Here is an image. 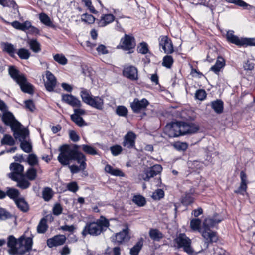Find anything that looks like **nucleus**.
I'll list each match as a JSON object with an SVG mask.
<instances>
[{"instance_id": "f257e3e1", "label": "nucleus", "mask_w": 255, "mask_h": 255, "mask_svg": "<svg viewBox=\"0 0 255 255\" xmlns=\"http://www.w3.org/2000/svg\"><path fill=\"white\" fill-rule=\"evenodd\" d=\"M58 159L63 165H69V161L71 160H75L80 163V167L76 165L69 166L68 167L73 174L77 173L86 168L85 156L82 153L78 152L76 149L69 145H65L61 147L60 153L58 157Z\"/></svg>"}, {"instance_id": "f03ea898", "label": "nucleus", "mask_w": 255, "mask_h": 255, "mask_svg": "<svg viewBox=\"0 0 255 255\" xmlns=\"http://www.w3.org/2000/svg\"><path fill=\"white\" fill-rule=\"evenodd\" d=\"M33 243V237H28L25 234L18 239L10 236L7 243L8 252L11 255H24L31 250Z\"/></svg>"}, {"instance_id": "7ed1b4c3", "label": "nucleus", "mask_w": 255, "mask_h": 255, "mask_svg": "<svg viewBox=\"0 0 255 255\" xmlns=\"http://www.w3.org/2000/svg\"><path fill=\"white\" fill-rule=\"evenodd\" d=\"M2 120L6 125L10 126L16 139L21 140L28 135L27 129L15 119L11 112L7 110L3 112Z\"/></svg>"}, {"instance_id": "20e7f679", "label": "nucleus", "mask_w": 255, "mask_h": 255, "mask_svg": "<svg viewBox=\"0 0 255 255\" xmlns=\"http://www.w3.org/2000/svg\"><path fill=\"white\" fill-rule=\"evenodd\" d=\"M109 226V221L105 217L101 216L96 221L90 222L86 223L82 234L86 236L88 234L92 236H98Z\"/></svg>"}, {"instance_id": "39448f33", "label": "nucleus", "mask_w": 255, "mask_h": 255, "mask_svg": "<svg viewBox=\"0 0 255 255\" xmlns=\"http://www.w3.org/2000/svg\"><path fill=\"white\" fill-rule=\"evenodd\" d=\"M8 72L11 78L20 86L23 92L29 94L33 92L32 85L27 81L26 78L23 74L20 73L12 66L9 68Z\"/></svg>"}, {"instance_id": "423d86ee", "label": "nucleus", "mask_w": 255, "mask_h": 255, "mask_svg": "<svg viewBox=\"0 0 255 255\" xmlns=\"http://www.w3.org/2000/svg\"><path fill=\"white\" fill-rule=\"evenodd\" d=\"M191 240L184 233L177 235L174 240V246L177 248H182L183 250L189 255H197L202 249L198 251H195L191 247Z\"/></svg>"}, {"instance_id": "0eeeda50", "label": "nucleus", "mask_w": 255, "mask_h": 255, "mask_svg": "<svg viewBox=\"0 0 255 255\" xmlns=\"http://www.w3.org/2000/svg\"><path fill=\"white\" fill-rule=\"evenodd\" d=\"M80 94L82 101L86 104L99 110L103 109L104 101L102 96H93L85 89L81 90Z\"/></svg>"}, {"instance_id": "6e6552de", "label": "nucleus", "mask_w": 255, "mask_h": 255, "mask_svg": "<svg viewBox=\"0 0 255 255\" xmlns=\"http://www.w3.org/2000/svg\"><path fill=\"white\" fill-rule=\"evenodd\" d=\"M226 38L228 42L238 46H255V38H239L234 34V31H228L226 34Z\"/></svg>"}, {"instance_id": "1a4fd4ad", "label": "nucleus", "mask_w": 255, "mask_h": 255, "mask_svg": "<svg viewBox=\"0 0 255 255\" xmlns=\"http://www.w3.org/2000/svg\"><path fill=\"white\" fill-rule=\"evenodd\" d=\"M164 132L170 137L184 135L183 124L180 122L168 124L165 127Z\"/></svg>"}, {"instance_id": "9d476101", "label": "nucleus", "mask_w": 255, "mask_h": 255, "mask_svg": "<svg viewBox=\"0 0 255 255\" xmlns=\"http://www.w3.org/2000/svg\"><path fill=\"white\" fill-rule=\"evenodd\" d=\"M130 238L129 229L128 224L124 225V228L121 231L115 234L111 237L112 241L118 244L128 242Z\"/></svg>"}, {"instance_id": "9b49d317", "label": "nucleus", "mask_w": 255, "mask_h": 255, "mask_svg": "<svg viewBox=\"0 0 255 255\" xmlns=\"http://www.w3.org/2000/svg\"><path fill=\"white\" fill-rule=\"evenodd\" d=\"M209 227L204 225V229L200 230V233L204 240L206 248L208 247L209 243L215 242L218 240L216 233L210 230Z\"/></svg>"}, {"instance_id": "f8f14e48", "label": "nucleus", "mask_w": 255, "mask_h": 255, "mask_svg": "<svg viewBox=\"0 0 255 255\" xmlns=\"http://www.w3.org/2000/svg\"><path fill=\"white\" fill-rule=\"evenodd\" d=\"M136 46L134 38L132 36L126 34L120 41L119 47L124 50H128L129 53H131V50Z\"/></svg>"}, {"instance_id": "ddd939ff", "label": "nucleus", "mask_w": 255, "mask_h": 255, "mask_svg": "<svg viewBox=\"0 0 255 255\" xmlns=\"http://www.w3.org/2000/svg\"><path fill=\"white\" fill-rule=\"evenodd\" d=\"M159 44L160 47L163 49L164 53L171 54L174 52L172 41L167 36H160L159 38Z\"/></svg>"}, {"instance_id": "4468645a", "label": "nucleus", "mask_w": 255, "mask_h": 255, "mask_svg": "<svg viewBox=\"0 0 255 255\" xmlns=\"http://www.w3.org/2000/svg\"><path fill=\"white\" fill-rule=\"evenodd\" d=\"M148 105L149 102L145 98L141 100L135 98L133 102L131 103L130 106L134 112L139 113L144 111Z\"/></svg>"}, {"instance_id": "2eb2a0df", "label": "nucleus", "mask_w": 255, "mask_h": 255, "mask_svg": "<svg viewBox=\"0 0 255 255\" xmlns=\"http://www.w3.org/2000/svg\"><path fill=\"white\" fill-rule=\"evenodd\" d=\"M46 80L44 85L46 90L49 92L53 91L56 87L57 81L54 75L50 71L45 73Z\"/></svg>"}, {"instance_id": "dca6fc26", "label": "nucleus", "mask_w": 255, "mask_h": 255, "mask_svg": "<svg viewBox=\"0 0 255 255\" xmlns=\"http://www.w3.org/2000/svg\"><path fill=\"white\" fill-rule=\"evenodd\" d=\"M10 168L12 172L9 174V177L13 180H18V176L21 175L23 172V166L19 163H13Z\"/></svg>"}, {"instance_id": "f3484780", "label": "nucleus", "mask_w": 255, "mask_h": 255, "mask_svg": "<svg viewBox=\"0 0 255 255\" xmlns=\"http://www.w3.org/2000/svg\"><path fill=\"white\" fill-rule=\"evenodd\" d=\"M66 238L63 235H58L48 239L47 241V246L52 248L63 245L66 241Z\"/></svg>"}, {"instance_id": "a211bd4d", "label": "nucleus", "mask_w": 255, "mask_h": 255, "mask_svg": "<svg viewBox=\"0 0 255 255\" xmlns=\"http://www.w3.org/2000/svg\"><path fill=\"white\" fill-rule=\"evenodd\" d=\"M241 183L239 188L235 191L236 193L244 195L247 194V178L246 173L244 171L240 172Z\"/></svg>"}, {"instance_id": "6ab92c4d", "label": "nucleus", "mask_w": 255, "mask_h": 255, "mask_svg": "<svg viewBox=\"0 0 255 255\" xmlns=\"http://www.w3.org/2000/svg\"><path fill=\"white\" fill-rule=\"evenodd\" d=\"M62 100L73 107H81L82 106L81 101L72 95L63 94Z\"/></svg>"}, {"instance_id": "aec40b11", "label": "nucleus", "mask_w": 255, "mask_h": 255, "mask_svg": "<svg viewBox=\"0 0 255 255\" xmlns=\"http://www.w3.org/2000/svg\"><path fill=\"white\" fill-rule=\"evenodd\" d=\"M124 75L131 79L136 80L138 78V72L136 67L133 66H127L123 70Z\"/></svg>"}, {"instance_id": "412c9836", "label": "nucleus", "mask_w": 255, "mask_h": 255, "mask_svg": "<svg viewBox=\"0 0 255 255\" xmlns=\"http://www.w3.org/2000/svg\"><path fill=\"white\" fill-rule=\"evenodd\" d=\"M135 134L132 132H129L125 136L123 146L128 148H133L135 146Z\"/></svg>"}, {"instance_id": "4be33fe9", "label": "nucleus", "mask_w": 255, "mask_h": 255, "mask_svg": "<svg viewBox=\"0 0 255 255\" xmlns=\"http://www.w3.org/2000/svg\"><path fill=\"white\" fill-rule=\"evenodd\" d=\"M223 220V218L218 214H215L212 217L206 218L204 222V225L208 227H213Z\"/></svg>"}, {"instance_id": "5701e85b", "label": "nucleus", "mask_w": 255, "mask_h": 255, "mask_svg": "<svg viewBox=\"0 0 255 255\" xmlns=\"http://www.w3.org/2000/svg\"><path fill=\"white\" fill-rule=\"evenodd\" d=\"M182 124L184 134L194 133L197 132L199 129V126L197 124L194 123L187 124L185 123H182Z\"/></svg>"}, {"instance_id": "b1692460", "label": "nucleus", "mask_w": 255, "mask_h": 255, "mask_svg": "<svg viewBox=\"0 0 255 255\" xmlns=\"http://www.w3.org/2000/svg\"><path fill=\"white\" fill-rule=\"evenodd\" d=\"M225 65V60L221 57H218L215 64L210 68V70L216 74H218Z\"/></svg>"}, {"instance_id": "393cba45", "label": "nucleus", "mask_w": 255, "mask_h": 255, "mask_svg": "<svg viewBox=\"0 0 255 255\" xmlns=\"http://www.w3.org/2000/svg\"><path fill=\"white\" fill-rule=\"evenodd\" d=\"M210 106L217 114H221L223 112L224 103L221 100H216L211 102Z\"/></svg>"}, {"instance_id": "a878e982", "label": "nucleus", "mask_w": 255, "mask_h": 255, "mask_svg": "<svg viewBox=\"0 0 255 255\" xmlns=\"http://www.w3.org/2000/svg\"><path fill=\"white\" fill-rule=\"evenodd\" d=\"M114 20V16L113 15L111 14H106L101 17L98 24L100 27H104L107 24L112 22Z\"/></svg>"}, {"instance_id": "bb28decb", "label": "nucleus", "mask_w": 255, "mask_h": 255, "mask_svg": "<svg viewBox=\"0 0 255 255\" xmlns=\"http://www.w3.org/2000/svg\"><path fill=\"white\" fill-rule=\"evenodd\" d=\"M104 169L106 172L111 174V175L121 177L124 176V174L121 170L114 168L109 164L106 165Z\"/></svg>"}, {"instance_id": "cd10ccee", "label": "nucleus", "mask_w": 255, "mask_h": 255, "mask_svg": "<svg viewBox=\"0 0 255 255\" xmlns=\"http://www.w3.org/2000/svg\"><path fill=\"white\" fill-rule=\"evenodd\" d=\"M149 235L150 238L154 241H159L163 237L162 233L156 229H151Z\"/></svg>"}, {"instance_id": "c85d7f7f", "label": "nucleus", "mask_w": 255, "mask_h": 255, "mask_svg": "<svg viewBox=\"0 0 255 255\" xmlns=\"http://www.w3.org/2000/svg\"><path fill=\"white\" fill-rule=\"evenodd\" d=\"M229 3L235 4L239 6L243 7L245 9L250 10L253 8V6L246 3L242 0H225Z\"/></svg>"}, {"instance_id": "c756f323", "label": "nucleus", "mask_w": 255, "mask_h": 255, "mask_svg": "<svg viewBox=\"0 0 255 255\" xmlns=\"http://www.w3.org/2000/svg\"><path fill=\"white\" fill-rule=\"evenodd\" d=\"M28 134H29V133ZM28 135L25 136V137L21 140L18 139L21 142L20 145L21 148L24 152L26 153H29L32 149V146L31 144L28 141L25 140Z\"/></svg>"}, {"instance_id": "7c9ffc66", "label": "nucleus", "mask_w": 255, "mask_h": 255, "mask_svg": "<svg viewBox=\"0 0 255 255\" xmlns=\"http://www.w3.org/2000/svg\"><path fill=\"white\" fill-rule=\"evenodd\" d=\"M53 191L49 187L44 188L42 191V197L44 201H49L53 196Z\"/></svg>"}, {"instance_id": "2f4dec72", "label": "nucleus", "mask_w": 255, "mask_h": 255, "mask_svg": "<svg viewBox=\"0 0 255 255\" xmlns=\"http://www.w3.org/2000/svg\"><path fill=\"white\" fill-rule=\"evenodd\" d=\"M143 246V241L140 240L130 250L131 255H138Z\"/></svg>"}, {"instance_id": "473e14b6", "label": "nucleus", "mask_w": 255, "mask_h": 255, "mask_svg": "<svg viewBox=\"0 0 255 255\" xmlns=\"http://www.w3.org/2000/svg\"><path fill=\"white\" fill-rule=\"evenodd\" d=\"M15 203L17 207L22 211L26 212L29 209L28 205L26 202L22 198H19L15 200Z\"/></svg>"}, {"instance_id": "72a5a7b5", "label": "nucleus", "mask_w": 255, "mask_h": 255, "mask_svg": "<svg viewBox=\"0 0 255 255\" xmlns=\"http://www.w3.org/2000/svg\"><path fill=\"white\" fill-rule=\"evenodd\" d=\"M27 30H30L34 33H37L38 32V30L35 27L32 26L31 22L28 21L22 23L21 26V30L26 31Z\"/></svg>"}, {"instance_id": "f704fd0d", "label": "nucleus", "mask_w": 255, "mask_h": 255, "mask_svg": "<svg viewBox=\"0 0 255 255\" xmlns=\"http://www.w3.org/2000/svg\"><path fill=\"white\" fill-rule=\"evenodd\" d=\"M31 49L34 52L37 53L41 50L40 43L35 39L29 40L28 42Z\"/></svg>"}, {"instance_id": "c9c22d12", "label": "nucleus", "mask_w": 255, "mask_h": 255, "mask_svg": "<svg viewBox=\"0 0 255 255\" xmlns=\"http://www.w3.org/2000/svg\"><path fill=\"white\" fill-rule=\"evenodd\" d=\"M132 201L138 206H143L146 203L145 198L140 195L134 196Z\"/></svg>"}, {"instance_id": "e433bc0d", "label": "nucleus", "mask_w": 255, "mask_h": 255, "mask_svg": "<svg viewBox=\"0 0 255 255\" xmlns=\"http://www.w3.org/2000/svg\"><path fill=\"white\" fill-rule=\"evenodd\" d=\"M201 221L199 219H193L190 221V227L194 231H199L201 229H204L203 228H200Z\"/></svg>"}, {"instance_id": "4c0bfd02", "label": "nucleus", "mask_w": 255, "mask_h": 255, "mask_svg": "<svg viewBox=\"0 0 255 255\" xmlns=\"http://www.w3.org/2000/svg\"><path fill=\"white\" fill-rule=\"evenodd\" d=\"M1 45L4 51H6L11 56L14 54L15 49L13 45L8 43H4Z\"/></svg>"}, {"instance_id": "58836bf2", "label": "nucleus", "mask_w": 255, "mask_h": 255, "mask_svg": "<svg viewBox=\"0 0 255 255\" xmlns=\"http://www.w3.org/2000/svg\"><path fill=\"white\" fill-rule=\"evenodd\" d=\"M25 176L30 180H34L37 177V171L33 168H29L26 173Z\"/></svg>"}, {"instance_id": "ea45409f", "label": "nucleus", "mask_w": 255, "mask_h": 255, "mask_svg": "<svg viewBox=\"0 0 255 255\" xmlns=\"http://www.w3.org/2000/svg\"><path fill=\"white\" fill-rule=\"evenodd\" d=\"M71 118L74 123L80 127L87 125V124L84 121L83 119L80 116H78L76 115H71Z\"/></svg>"}, {"instance_id": "a19ab883", "label": "nucleus", "mask_w": 255, "mask_h": 255, "mask_svg": "<svg viewBox=\"0 0 255 255\" xmlns=\"http://www.w3.org/2000/svg\"><path fill=\"white\" fill-rule=\"evenodd\" d=\"M39 19L42 23L46 26H51L52 25L50 18L45 13H41L39 14Z\"/></svg>"}, {"instance_id": "79ce46f5", "label": "nucleus", "mask_w": 255, "mask_h": 255, "mask_svg": "<svg viewBox=\"0 0 255 255\" xmlns=\"http://www.w3.org/2000/svg\"><path fill=\"white\" fill-rule=\"evenodd\" d=\"M47 226L46 224V220L44 219H42L37 226V232L39 233H44L47 230Z\"/></svg>"}, {"instance_id": "37998d69", "label": "nucleus", "mask_w": 255, "mask_h": 255, "mask_svg": "<svg viewBox=\"0 0 255 255\" xmlns=\"http://www.w3.org/2000/svg\"><path fill=\"white\" fill-rule=\"evenodd\" d=\"M53 58L55 61L61 65H65L67 63V59L62 54H57L53 56Z\"/></svg>"}, {"instance_id": "c03bdc74", "label": "nucleus", "mask_w": 255, "mask_h": 255, "mask_svg": "<svg viewBox=\"0 0 255 255\" xmlns=\"http://www.w3.org/2000/svg\"><path fill=\"white\" fill-rule=\"evenodd\" d=\"M17 54L21 59H28L30 55L29 50L24 48L19 49Z\"/></svg>"}, {"instance_id": "a18cd8bd", "label": "nucleus", "mask_w": 255, "mask_h": 255, "mask_svg": "<svg viewBox=\"0 0 255 255\" xmlns=\"http://www.w3.org/2000/svg\"><path fill=\"white\" fill-rule=\"evenodd\" d=\"M255 65L254 60L253 59H248L243 64V68L246 71H251L254 69Z\"/></svg>"}, {"instance_id": "49530a36", "label": "nucleus", "mask_w": 255, "mask_h": 255, "mask_svg": "<svg viewBox=\"0 0 255 255\" xmlns=\"http://www.w3.org/2000/svg\"><path fill=\"white\" fill-rule=\"evenodd\" d=\"M12 215L5 209L0 207V220H5L12 218Z\"/></svg>"}, {"instance_id": "de8ad7c7", "label": "nucleus", "mask_w": 255, "mask_h": 255, "mask_svg": "<svg viewBox=\"0 0 255 255\" xmlns=\"http://www.w3.org/2000/svg\"><path fill=\"white\" fill-rule=\"evenodd\" d=\"M116 112L117 115L122 117H125L127 115L128 110L127 108L124 106H119L117 107Z\"/></svg>"}, {"instance_id": "09e8293b", "label": "nucleus", "mask_w": 255, "mask_h": 255, "mask_svg": "<svg viewBox=\"0 0 255 255\" xmlns=\"http://www.w3.org/2000/svg\"><path fill=\"white\" fill-rule=\"evenodd\" d=\"M164 192L163 190L158 189L156 190L152 195V198L155 200H159L163 198Z\"/></svg>"}, {"instance_id": "8fccbe9b", "label": "nucleus", "mask_w": 255, "mask_h": 255, "mask_svg": "<svg viewBox=\"0 0 255 255\" xmlns=\"http://www.w3.org/2000/svg\"><path fill=\"white\" fill-rule=\"evenodd\" d=\"M173 63V59L171 56L167 55L164 57L162 65L166 68H170Z\"/></svg>"}, {"instance_id": "3c124183", "label": "nucleus", "mask_w": 255, "mask_h": 255, "mask_svg": "<svg viewBox=\"0 0 255 255\" xmlns=\"http://www.w3.org/2000/svg\"><path fill=\"white\" fill-rule=\"evenodd\" d=\"M173 147L179 151H185L188 148V144L186 142H176L173 144Z\"/></svg>"}, {"instance_id": "603ef678", "label": "nucleus", "mask_w": 255, "mask_h": 255, "mask_svg": "<svg viewBox=\"0 0 255 255\" xmlns=\"http://www.w3.org/2000/svg\"><path fill=\"white\" fill-rule=\"evenodd\" d=\"M81 20L85 23L91 24L95 21V19L94 16L91 14H84L81 16Z\"/></svg>"}, {"instance_id": "864d4df0", "label": "nucleus", "mask_w": 255, "mask_h": 255, "mask_svg": "<svg viewBox=\"0 0 255 255\" xmlns=\"http://www.w3.org/2000/svg\"><path fill=\"white\" fill-rule=\"evenodd\" d=\"M82 149L86 153L91 155H96L97 154L96 149L94 147L89 145H83Z\"/></svg>"}, {"instance_id": "5fc2aeb1", "label": "nucleus", "mask_w": 255, "mask_h": 255, "mask_svg": "<svg viewBox=\"0 0 255 255\" xmlns=\"http://www.w3.org/2000/svg\"><path fill=\"white\" fill-rule=\"evenodd\" d=\"M96 50L99 55L107 54L109 53L108 48L104 44H99L96 48Z\"/></svg>"}, {"instance_id": "6e6d98bb", "label": "nucleus", "mask_w": 255, "mask_h": 255, "mask_svg": "<svg viewBox=\"0 0 255 255\" xmlns=\"http://www.w3.org/2000/svg\"><path fill=\"white\" fill-rule=\"evenodd\" d=\"M7 195L11 198L14 199L15 200L17 199L19 195V192L18 190L16 189H10L7 192Z\"/></svg>"}, {"instance_id": "4d7b16f0", "label": "nucleus", "mask_w": 255, "mask_h": 255, "mask_svg": "<svg viewBox=\"0 0 255 255\" xmlns=\"http://www.w3.org/2000/svg\"><path fill=\"white\" fill-rule=\"evenodd\" d=\"M1 143L4 144L13 145L14 144V140L11 136L6 135L2 139Z\"/></svg>"}, {"instance_id": "13d9d810", "label": "nucleus", "mask_w": 255, "mask_h": 255, "mask_svg": "<svg viewBox=\"0 0 255 255\" xmlns=\"http://www.w3.org/2000/svg\"><path fill=\"white\" fill-rule=\"evenodd\" d=\"M110 150L113 155L117 156L121 153L122 148L120 145H116L111 147Z\"/></svg>"}, {"instance_id": "bf43d9fd", "label": "nucleus", "mask_w": 255, "mask_h": 255, "mask_svg": "<svg viewBox=\"0 0 255 255\" xmlns=\"http://www.w3.org/2000/svg\"><path fill=\"white\" fill-rule=\"evenodd\" d=\"M30 185L29 182L24 179L19 180L17 182V186L23 189L28 188Z\"/></svg>"}, {"instance_id": "052dcab7", "label": "nucleus", "mask_w": 255, "mask_h": 255, "mask_svg": "<svg viewBox=\"0 0 255 255\" xmlns=\"http://www.w3.org/2000/svg\"><path fill=\"white\" fill-rule=\"evenodd\" d=\"M27 161L29 164L34 166L38 164V158L35 154H31L29 155Z\"/></svg>"}, {"instance_id": "680f3d73", "label": "nucleus", "mask_w": 255, "mask_h": 255, "mask_svg": "<svg viewBox=\"0 0 255 255\" xmlns=\"http://www.w3.org/2000/svg\"><path fill=\"white\" fill-rule=\"evenodd\" d=\"M67 188L68 190L74 193L76 192L79 189V187L76 182H72L68 183Z\"/></svg>"}, {"instance_id": "e2e57ef3", "label": "nucleus", "mask_w": 255, "mask_h": 255, "mask_svg": "<svg viewBox=\"0 0 255 255\" xmlns=\"http://www.w3.org/2000/svg\"><path fill=\"white\" fill-rule=\"evenodd\" d=\"M206 96V93L205 90L200 89L196 91L195 97L197 99L202 101L203 100Z\"/></svg>"}, {"instance_id": "0e129e2a", "label": "nucleus", "mask_w": 255, "mask_h": 255, "mask_svg": "<svg viewBox=\"0 0 255 255\" xmlns=\"http://www.w3.org/2000/svg\"><path fill=\"white\" fill-rule=\"evenodd\" d=\"M137 50L141 54H146L148 51V46L146 43H141L137 47Z\"/></svg>"}, {"instance_id": "69168bd1", "label": "nucleus", "mask_w": 255, "mask_h": 255, "mask_svg": "<svg viewBox=\"0 0 255 255\" xmlns=\"http://www.w3.org/2000/svg\"><path fill=\"white\" fill-rule=\"evenodd\" d=\"M62 210L63 208L60 204H56L53 208V213L55 215H59Z\"/></svg>"}, {"instance_id": "338daca9", "label": "nucleus", "mask_w": 255, "mask_h": 255, "mask_svg": "<svg viewBox=\"0 0 255 255\" xmlns=\"http://www.w3.org/2000/svg\"><path fill=\"white\" fill-rule=\"evenodd\" d=\"M25 108L30 111H34L35 109V105L33 102L31 100H26L25 101Z\"/></svg>"}, {"instance_id": "774afa93", "label": "nucleus", "mask_w": 255, "mask_h": 255, "mask_svg": "<svg viewBox=\"0 0 255 255\" xmlns=\"http://www.w3.org/2000/svg\"><path fill=\"white\" fill-rule=\"evenodd\" d=\"M70 138L74 142L78 141L80 139L79 136L74 130H70L69 132Z\"/></svg>"}]
</instances>
